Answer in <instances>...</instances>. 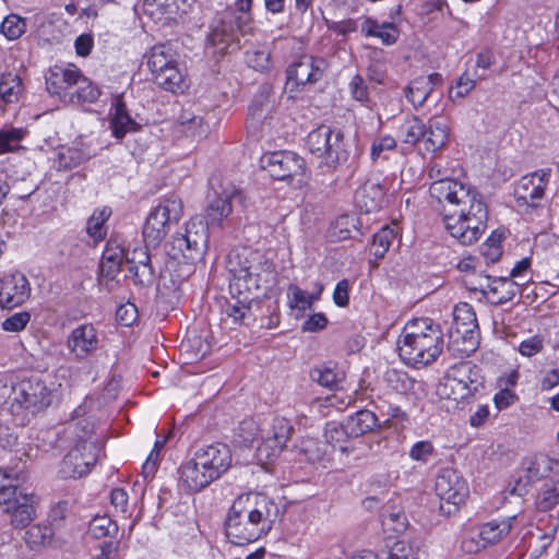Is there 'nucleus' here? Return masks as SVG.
Listing matches in <instances>:
<instances>
[{
	"instance_id": "1",
	"label": "nucleus",
	"mask_w": 559,
	"mask_h": 559,
	"mask_svg": "<svg viewBox=\"0 0 559 559\" xmlns=\"http://www.w3.org/2000/svg\"><path fill=\"white\" fill-rule=\"evenodd\" d=\"M431 198L442 207L445 229L463 246L476 242L486 229L488 212L479 192L449 177L448 169L433 163L428 169Z\"/></svg>"
},
{
	"instance_id": "2",
	"label": "nucleus",
	"mask_w": 559,
	"mask_h": 559,
	"mask_svg": "<svg viewBox=\"0 0 559 559\" xmlns=\"http://www.w3.org/2000/svg\"><path fill=\"white\" fill-rule=\"evenodd\" d=\"M277 511L276 504L264 493L240 495L225 520L227 538L235 545L255 542L271 531Z\"/></svg>"
},
{
	"instance_id": "3",
	"label": "nucleus",
	"mask_w": 559,
	"mask_h": 559,
	"mask_svg": "<svg viewBox=\"0 0 559 559\" xmlns=\"http://www.w3.org/2000/svg\"><path fill=\"white\" fill-rule=\"evenodd\" d=\"M227 266L233 275L229 285L233 295L250 293L261 297L276 284L274 263L258 250L248 247L231 250Z\"/></svg>"
},
{
	"instance_id": "4",
	"label": "nucleus",
	"mask_w": 559,
	"mask_h": 559,
	"mask_svg": "<svg viewBox=\"0 0 559 559\" xmlns=\"http://www.w3.org/2000/svg\"><path fill=\"white\" fill-rule=\"evenodd\" d=\"M443 332L429 318L408 321L397 341L401 359L413 367L427 366L437 360L443 350Z\"/></svg>"
},
{
	"instance_id": "5",
	"label": "nucleus",
	"mask_w": 559,
	"mask_h": 559,
	"mask_svg": "<svg viewBox=\"0 0 559 559\" xmlns=\"http://www.w3.org/2000/svg\"><path fill=\"white\" fill-rule=\"evenodd\" d=\"M207 247V227L201 218L190 219L183 231L171 235L166 243V252L173 261L183 264L174 284L176 287L193 274L194 265L203 260Z\"/></svg>"
},
{
	"instance_id": "6",
	"label": "nucleus",
	"mask_w": 559,
	"mask_h": 559,
	"mask_svg": "<svg viewBox=\"0 0 559 559\" xmlns=\"http://www.w3.org/2000/svg\"><path fill=\"white\" fill-rule=\"evenodd\" d=\"M485 388V379L480 368L464 361L452 366L437 388L441 399L451 400L457 404L469 403Z\"/></svg>"
},
{
	"instance_id": "7",
	"label": "nucleus",
	"mask_w": 559,
	"mask_h": 559,
	"mask_svg": "<svg viewBox=\"0 0 559 559\" xmlns=\"http://www.w3.org/2000/svg\"><path fill=\"white\" fill-rule=\"evenodd\" d=\"M51 393L44 380L31 377L11 385L3 406L13 416L24 412L34 415L51 404Z\"/></svg>"
},
{
	"instance_id": "8",
	"label": "nucleus",
	"mask_w": 559,
	"mask_h": 559,
	"mask_svg": "<svg viewBox=\"0 0 559 559\" xmlns=\"http://www.w3.org/2000/svg\"><path fill=\"white\" fill-rule=\"evenodd\" d=\"M309 152L320 159L319 166L335 170L348 159V151L341 130L322 124L312 130L306 140Z\"/></svg>"
},
{
	"instance_id": "9",
	"label": "nucleus",
	"mask_w": 559,
	"mask_h": 559,
	"mask_svg": "<svg viewBox=\"0 0 559 559\" xmlns=\"http://www.w3.org/2000/svg\"><path fill=\"white\" fill-rule=\"evenodd\" d=\"M155 83L171 93H182L187 88L185 75L177 67L176 52L167 45H155L147 61Z\"/></svg>"
},
{
	"instance_id": "10",
	"label": "nucleus",
	"mask_w": 559,
	"mask_h": 559,
	"mask_svg": "<svg viewBox=\"0 0 559 559\" xmlns=\"http://www.w3.org/2000/svg\"><path fill=\"white\" fill-rule=\"evenodd\" d=\"M181 213L182 203L177 197L171 195L160 201L150 213L143 226V238L146 247L156 248L165 238L169 225L180 219Z\"/></svg>"
},
{
	"instance_id": "11",
	"label": "nucleus",
	"mask_w": 559,
	"mask_h": 559,
	"mask_svg": "<svg viewBox=\"0 0 559 559\" xmlns=\"http://www.w3.org/2000/svg\"><path fill=\"white\" fill-rule=\"evenodd\" d=\"M274 109L273 88L269 84H263L249 106L247 130L252 136L259 139L273 135L277 123L273 116Z\"/></svg>"
},
{
	"instance_id": "12",
	"label": "nucleus",
	"mask_w": 559,
	"mask_h": 559,
	"mask_svg": "<svg viewBox=\"0 0 559 559\" xmlns=\"http://www.w3.org/2000/svg\"><path fill=\"white\" fill-rule=\"evenodd\" d=\"M100 450L98 441L75 443L62 460L61 476L63 478H80L87 475L97 462Z\"/></svg>"
},
{
	"instance_id": "13",
	"label": "nucleus",
	"mask_w": 559,
	"mask_h": 559,
	"mask_svg": "<svg viewBox=\"0 0 559 559\" xmlns=\"http://www.w3.org/2000/svg\"><path fill=\"white\" fill-rule=\"evenodd\" d=\"M435 490L441 499V509L448 513L456 510L468 496L466 480L452 468H442L436 478Z\"/></svg>"
},
{
	"instance_id": "14",
	"label": "nucleus",
	"mask_w": 559,
	"mask_h": 559,
	"mask_svg": "<svg viewBox=\"0 0 559 559\" xmlns=\"http://www.w3.org/2000/svg\"><path fill=\"white\" fill-rule=\"evenodd\" d=\"M261 166L276 180H286L304 174L305 160L293 152H272L261 157Z\"/></svg>"
},
{
	"instance_id": "15",
	"label": "nucleus",
	"mask_w": 559,
	"mask_h": 559,
	"mask_svg": "<svg viewBox=\"0 0 559 559\" xmlns=\"http://www.w3.org/2000/svg\"><path fill=\"white\" fill-rule=\"evenodd\" d=\"M550 174V169H538L523 176L514 189L518 201L528 206H539L549 183Z\"/></svg>"
},
{
	"instance_id": "16",
	"label": "nucleus",
	"mask_w": 559,
	"mask_h": 559,
	"mask_svg": "<svg viewBox=\"0 0 559 559\" xmlns=\"http://www.w3.org/2000/svg\"><path fill=\"white\" fill-rule=\"evenodd\" d=\"M31 296V285L26 276L20 272L0 280V307L13 309L23 305Z\"/></svg>"
},
{
	"instance_id": "17",
	"label": "nucleus",
	"mask_w": 559,
	"mask_h": 559,
	"mask_svg": "<svg viewBox=\"0 0 559 559\" xmlns=\"http://www.w3.org/2000/svg\"><path fill=\"white\" fill-rule=\"evenodd\" d=\"M326 68L328 62L324 58L304 55L288 67L287 80L296 85L316 83L321 80Z\"/></svg>"
},
{
	"instance_id": "18",
	"label": "nucleus",
	"mask_w": 559,
	"mask_h": 559,
	"mask_svg": "<svg viewBox=\"0 0 559 559\" xmlns=\"http://www.w3.org/2000/svg\"><path fill=\"white\" fill-rule=\"evenodd\" d=\"M194 457L199 461V464L209 469L216 479L219 478L231 464L230 450L224 443H213L201 448L194 453Z\"/></svg>"
},
{
	"instance_id": "19",
	"label": "nucleus",
	"mask_w": 559,
	"mask_h": 559,
	"mask_svg": "<svg viewBox=\"0 0 559 559\" xmlns=\"http://www.w3.org/2000/svg\"><path fill=\"white\" fill-rule=\"evenodd\" d=\"M67 347L78 359H84L99 347L98 333L93 324L84 323L71 331Z\"/></svg>"
},
{
	"instance_id": "20",
	"label": "nucleus",
	"mask_w": 559,
	"mask_h": 559,
	"mask_svg": "<svg viewBox=\"0 0 559 559\" xmlns=\"http://www.w3.org/2000/svg\"><path fill=\"white\" fill-rule=\"evenodd\" d=\"M453 319L455 333L461 335L464 342L468 343V347L464 348V352H474L478 343V324L473 308L468 304L455 306Z\"/></svg>"
},
{
	"instance_id": "21",
	"label": "nucleus",
	"mask_w": 559,
	"mask_h": 559,
	"mask_svg": "<svg viewBox=\"0 0 559 559\" xmlns=\"http://www.w3.org/2000/svg\"><path fill=\"white\" fill-rule=\"evenodd\" d=\"M87 408L80 405L72 413L71 419L67 423L66 433L68 439L74 443H87L88 441H98L103 443L102 438L96 436L94 423L86 417Z\"/></svg>"
},
{
	"instance_id": "22",
	"label": "nucleus",
	"mask_w": 559,
	"mask_h": 559,
	"mask_svg": "<svg viewBox=\"0 0 559 559\" xmlns=\"http://www.w3.org/2000/svg\"><path fill=\"white\" fill-rule=\"evenodd\" d=\"M216 197L210 201L204 223L206 227L221 226L223 221L231 213V201L239 197V191L235 186L228 183L226 188L218 192L215 190Z\"/></svg>"
},
{
	"instance_id": "23",
	"label": "nucleus",
	"mask_w": 559,
	"mask_h": 559,
	"mask_svg": "<svg viewBox=\"0 0 559 559\" xmlns=\"http://www.w3.org/2000/svg\"><path fill=\"white\" fill-rule=\"evenodd\" d=\"M100 96L97 85L85 78L75 66H70V94L68 103H95Z\"/></svg>"
},
{
	"instance_id": "24",
	"label": "nucleus",
	"mask_w": 559,
	"mask_h": 559,
	"mask_svg": "<svg viewBox=\"0 0 559 559\" xmlns=\"http://www.w3.org/2000/svg\"><path fill=\"white\" fill-rule=\"evenodd\" d=\"M186 0H143V14L155 24H165L178 12L186 13Z\"/></svg>"
},
{
	"instance_id": "25",
	"label": "nucleus",
	"mask_w": 559,
	"mask_h": 559,
	"mask_svg": "<svg viewBox=\"0 0 559 559\" xmlns=\"http://www.w3.org/2000/svg\"><path fill=\"white\" fill-rule=\"evenodd\" d=\"M442 80L443 78L440 73L418 76L404 88V95L414 108L417 109L426 103L435 86L441 84Z\"/></svg>"
},
{
	"instance_id": "26",
	"label": "nucleus",
	"mask_w": 559,
	"mask_h": 559,
	"mask_svg": "<svg viewBox=\"0 0 559 559\" xmlns=\"http://www.w3.org/2000/svg\"><path fill=\"white\" fill-rule=\"evenodd\" d=\"M384 189L376 180H367L355 193V202L358 209L366 213L379 211L384 203Z\"/></svg>"
},
{
	"instance_id": "27",
	"label": "nucleus",
	"mask_w": 559,
	"mask_h": 559,
	"mask_svg": "<svg viewBox=\"0 0 559 559\" xmlns=\"http://www.w3.org/2000/svg\"><path fill=\"white\" fill-rule=\"evenodd\" d=\"M180 479L186 488L192 492H198L207 487L216 478L199 464L193 456L180 468Z\"/></svg>"
},
{
	"instance_id": "28",
	"label": "nucleus",
	"mask_w": 559,
	"mask_h": 559,
	"mask_svg": "<svg viewBox=\"0 0 559 559\" xmlns=\"http://www.w3.org/2000/svg\"><path fill=\"white\" fill-rule=\"evenodd\" d=\"M37 498L33 493L20 491V500L10 509H3L11 515V524L16 528H23L31 524L35 518V504Z\"/></svg>"
},
{
	"instance_id": "29",
	"label": "nucleus",
	"mask_w": 559,
	"mask_h": 559,
	"mask_svg": "<svg viewBox=\"0 0 559 559\" xmlns=\"http://www.w3.org/2000/svg\"><path fill=\"white\" fill-rule=\"evenodd\" d=\"M486 287H488V300L493 305H503L511 301L519 293L520 285L508 277L492 278L486 276Z\"/></svg>"
},
{
	"instance_id": "30",
	"label": "nucleus",
	"mask_w": 559,
	"mask_h": 559,
	"mask_svg": "<svg viewBox=\"0 0 559 559\" xmlns=\"http://www.w3.org/2000/svg\"><path fill=\"white\" fill-rule=\"evenodd\" d=\"M46 88L49 94L59 96L63 102L70 94V67L55 66L46 74Z\"/></svg>"
},
{
	"instance_id": "31",
	"label": "nucleus",
	"mask_w": 559,
	"mask_h": 559,
	"mask_svg": "<svg viewBox=\"0 0 559 559\" xmlns=\"http://www.w3.org/2000/svg\"><path fill=\"white\" fill-rule=\"evenodd\" d=\"M378 25L374 21L368 17L360 20H344L340 22H333L329 25V29L337 33L338 35H347L349 33L361 32L365 35H389L378 29Z\"/></svg>"
},
{
	"instance_id": "32",
	"label": "nucleus",
	"mask_w": 559,
	"mask_h": 559,
	"mask_svg": "<svg viewBox=\"0 0 559 559\" xmlns=\"http://www.w3.org/2000/svg\"><path fill=\"white\" fill-rule=\"evenodd\" d=\"M344 423L349 436L357 438L377 427L378 418L373 412L369 409H360L348 416Z\"/></svg>"
},
{
	"instance_id": "33",
	"label": "nucleus",
	"mask_w": 559,
	"mask_h": 559,
	"mask_svg": "<svg viewBox=\"0 0 559 559\" xmlns=\"http://www.w3.org/2000/svg\"><path fill=\"white\" fill-rule=\"evenodd\" d=\"M124 259L123 250L118 246L108 243L103 252L100 261V276L110 281L119 274Z\"/></svg>"
},
{
	"instance_id": "34",
	"label": "nucleus",
	"mask_w": 559,
	"mask_h": 559,
	"mask_svg": "<svg viewBox=\"0 0 559 559\" xmlns=\"http://www.w3.org/2000/svg\"><path fill=\"white\" fill-rule=\"evenodd\" d=\"M449 136V126L444 119L432 118L429 120L427 133L424 136L426 150L436 152L442 148Z\"/></svg>"
},
{
	"instance_id": "35",
	"label": "nucleus",
	"mask_w": 559,
	"mask_h": 559,
	"mask_svg": "<svg viewBox=\"0 0 559 559\" xmlns=\"http://www.w3.org/2000/svg\"><path fill=\"white\" fill-rule=\"evenodd\" d=\"M110 124L112 134L117 139H122L126 133L135 131L139 127L138 123L129 116L126 104L120 97L116 98L115 114L111 118Z\"/></svg>"
},
{
	"instance_id": "36",
	"label": "nucleus",
	"mask_w": 559,
	"mask_h": 559,
	"mask_svg": "<svg viewBox=\"0 0 559 559\" xmlns=\"http://www.w3.org/2000/svg\"><path fill=\"white\" fill-rule=\"evenodd\" d=\"M426 133L427 127L423 120L416 116H412L406 118L399 127L397 138L405 144L415 145L424 139Z\"/></svg>"
},
{
	"instance_id": "37",
	"label": "nucleus",
	"mask_w": 559,
	"mask_h": 559,
	"mask_svg": "<svg viewBox=\"0 0 559 559\" xmlns=\"http://www.w3.org/2000/svg\"><path fill=\"white\" fill-rule=\"evenodd\" d=\"M324 438L333 448H337L342 453H352L354 447L347 444L348 439L353 438L346 429L345 423H329L324 429Z\"/></svg>"
},
{
	"instance_id": "38",
	"label": "nucleus",
	"mask_w": 559,
	"mask_h": 559,
	"mask_svg": "<svg viewBox=\"0 0 559 559\" xmlns=\"http://www.w3.org/2000/svg\"><path fill=\"white\" fill-rule=\"evenodd\" d=\"M310 377L313 381L328 389H337L345 376L336 366L322 365L311 370Z\"/></svg>"
},
{
	"instance_id": "39",
	"label": "nucleus",
	"mask_w": 559,
	"mask_h": 559,
	"mask_svg": "<svg viewBox=\"0 0 559 559\" xmlns=\"http://www.w3.org/2000/svg\"><path fill=\"white\" fill-rule=\"evenodd\" d=\"M515 520V516H510L501 522L491 521L488 523H485L479 528H476L480 536H483V539L488 545L493 544L500 538L508 534L510 530L512 528L513 521Z\"/></svg>"
},
{
	"instance_id": "40",
	"label": "nucleus",
	"mask_w": 559,
	"mask_h": 559,
	"mask_svg": "<svg viewBox=\"0 0 559 559\" xmlns=\"http://www.w3.org/2000/svg\"><path fill=\"white\" fill-rule=\"evenodd\" d=\"M359 221L355 215H341L331 225L330 237L341 241L353 237V231L358 233Z\"/></svg>"
},
{
	"instance_id": "41",
	"label": "nucleus",
	"mask_w": 559,
	"mask_h": 559,
	"mask_svg": "<svg viewBox=\"0 0 559 559\" xmlns=\"http://www.w3.org/2000/svg\"><path fill=\"white\" fill-rule=\"evenodd\" d=\"M389 386L400 394L415 393L420 383L402 370L392 369L386 372Z\"/></svg>"
},
{
	"instance_id": "42",
	"label": "nucleus",
	"mask_w": 559,
	"mask_h": 559,
	"mask_svg": "<svg viewBox=\"0 0 559 559\" xmlns=\"http://www.w3.org/2000/svg\"><path fill=\"white\" fill-rule=\"evenodd\" d=\"M258 296L250 295V293H243L237 295L235 304H228L225 312L229 318H233L236 323H245L246 319L251 313V302L258 299Z\"/></svg>"
},
{
	"instance_id": "43",
	"label": "nucleus",
	"mask_w": 559,
	"mask_h": 559,
	"mask_svg": "<svg viewBox=\"0 0 559 559\" xmlns=\"http://www.w3.org/2000/svg\"><path fill=\"white\" fill-rule=\"evenodd\" d=\"M180 124L182 127L181 132L187 136L202 139L210 132V127L204 121L203 117L187 111L181 114Z\"/></svg>"
},
{
	"instance_id": "44",
	"label": "nucleus",
	"mask_w": 559,
	"mask_h": 559,
	"mask_svg": "<svg viewBox=\"0 0 559 559\" xmlns=\"http://www.w3.org/2000/svg\"><path fill=\"white\" fill-rule=\"evenodd\" d=\"M397 233L395 228L383 226L378 233L373 235L371 243V252L376 258H383L389 250L392 241L395 239Z\"/></svg>"
},
{
	"instance_id": "45",
	"label": "nucleus",
	"mask_w": 559,
	"mask_h": 559,
	"mask_svg": "<svg viewBox=\"0 0 559 559\" xmlns=\"http://www.w3.org/2000/svg\"><path fill=\"white\" fill-rule=\"evenodd\" d=\"M22 91V81L17 74H2L0 80V97L4 103H13L17 100V96Z\"/></svg>"
},
{
	"instance_id": "46",
	"label": "nucleus",
	"mask_w": 559,
	"mask_h": 559,
	"mask_svg": "<svg viewBox=\"0 0 559 559\" xmlns=\"http://www.w3.org/2000/svg\"><path fill=\"white\" fill-rule=\"evenodd\" d=\"M293 430L294 428L289 420L284 417H275L272 421L271 428L267 430L265 436L285 448L293 433Z\"/></svg>"
},
{
	"instance_id": "47",
	"label": "nucleus",
	"mask_w": 559,
	"mask_h": 559,
	"mask_svg": "<svg viewBox=\"0 0 559 559\" xmlns=\"http://www.w3.org/2000/svg\"><path fill=\"white\" fill-rule=\"evenodd\" d=\"M88 532L95 538L112 536L118 532V525L107 515L95 516L88 525Z\"/></svg>"
},
{
	"instance_id": "48",
	"label": "nucleus",
	"mask_w": 559,
	"mask_h": 559,
	"mask_svg": "<svg viewBox=\"0 0 559 559\" xmlns=\"http://www.w3.org/2000/svg\"><path fill=\"white\" fill-rule=\"evenodd\" d=\"M559 502V481H547L538 495L537 504L542 511L552 509Z\"/></svg>"
},
{
	"instance_id": "49",
	"label": "nucleus",
	"mask_w": 559,
	"mask_h": 559,
	"mask_svg": "<svg viewBox=\"0 0 559 559\" xmlns=\"http://www.w3.org/2000/svg\"><path fill=\"white\" fill-rule=\"evenodd\" d=\"M52 537V531L46 525H33L25 533V542L31 548L48 545Z\"/></svg>"
},
{
	"instance_id": "50",
	"label": "nucleus",
	"mask_w": 559,
	"mask_h": 559,
	"mask_svg": "<svg viewBox=\"0 0 559 559\" xmlns=\"http://www.w3.org/2000/svg\"><path fill=\"white\" fill-rule=\"evenodd\" d=\"M287 296L289 298V306L292 309H297L304 312L312 306L313 296L308 292L302 290L297 285H290L288 287Z\"/></svg>"
},
{
	"instance_id": "51",
	"label": "nucleus",
	"mask_w": 559,
	"mask_h": 559,
	"mask_svg": "<svg viewBox=\"0 0 559 559\" xmlns=\"http://www.w3.org/2000/svg\"><path fill=\"white\" fill-rule=\"evenodd\" d=\"M129 273L132 275L136 285L150 286L155 281V271L151 263L128 265Z\"/></svg>"
},
{
	"instance_id": "52",
	"label": "nucleus",
	"mask_w": 559,
	"mask_h": 559,
	"mask_svg": "<svg viewBox=\"0 0 559 559\" xmlns=\"http://www.w3.org/2000/svg\"><path fill=\"white\" fill-rule=\"evenodd\" d=\"M91 157V153L84 152L78 147H69L59 154V166L71 169Z\"/></svg>"
},
{
	"instance_id": "53",
	"label": "nucleus",
	"mask_w": 559,
	"mask_h": 559,
	"mask_svg": "<svg viewBox=\"0 0 559 559\" xmlns=\"http://www.w3.org/2000/svg\"><path fill=\"white\" fill-rule=\"evenodd\" d=\"M284 447L270 439L267 436L262 437L261 443L257 447V456L259 461L269 463L274 461L283 451Z\"/></svg>"
},
{
	"instance_id": "54",
	"label": "nucleus",
	"mask_w": 559,
	"mask_h": 559,
	"mask_svg": "<svg viewBox=\"0 0 559 559\" xmlns=\"http://www.w3.org/2000/svg\"><path fill=\"white\" fill-rule=\"evenodd\" d=\"M109 215L110 212L107 209H103L98 212H94V214L87 221L86 231L95 240H100L104 238V224L108 219Z\"/></svg>"
},
{
	"instance_id": "55",
	"label": "nucleus",
	"mask_w": 559,
	"mask_h": 559,
	"mask_svg": "<svg viewBox=\"0 0 559 559\" xmlns=\"http://www.w3.org/2000/svg\"><path fill=\"white\" fill-rule=\"evenodd\" d=\"M23 138L22 129L0 130V155L19 148Z\"/></svg>"
},
{
	"instance_id": "56",
	"label": "nucleus",
	"mask_w": 559,
	"mask_h": 559,
	"mask_svg": "<svg viewBox=\"0 0 559 559\" xmlns=\"http://www.w3.org/2000/svg\"><path fill=\"white\" fill-rule=\"evenodd\" d=\"M271 53L263 47L246 52V61L248 66L257 71H266L271 67L270 61Z\"/></svg>"
},
{
	"instance_id": "57",
	"label": "nucleus",
	"mask_w": 559,
	"mask_h": 559,
	"mask_svg": "<svg viewBox=\"0 0 559 559\" xmlns=\"http://www.w3.org/2000/svg\"><path fill=\"white\" fill-rule=\"evenodd\" d=\"M381 559H419L417 551L414 547L404 542L399 540L385 552H383Z\"/></svg>"
},
{
	"instance_id": "58",
	"label": "nucleus",
	"mask_w": 559,
	"mask_h": 559,
	"mask_svg": "<svg viewBox=\"0 0 559 559\" xmlns=\"http://www.w3.org/2000/svg\"><path fill=\"white\" fill-rule=\"evenodd\" d=\"M27 20L17 14L8 15L1 23L2 35H24L27 32Z\"/></svg>"
},
{
	"instance_id": "59",
	"label": "nucleus",
	"mask_w": 559,
	"mask_h": 559,
	"mask_svg": "<svg viewBox=\"0 0 559 559\" xmlns=\"http://www.w3.org/2000/svg\"><path fill=\"white\" fill-rule=\"evenodd\" d=\"M487 544L483 539V536L476 528L466 532L465 537L462 540L461 548L466 554H477L481 549L486 548Z\"/></svg>"
},
{
	"instance_id": "60",
	"label": "nucleus",
	"mask_w": 559,
	"mask_h": 559,
	"mask_svg": "<svg viewBox=\"0 0 559 559\" xmlns=\"http://www.w3.org/2000/svg\"><path fill=\"white\" fill-rule=\"evenodd\" d=\"M475 80L472 79L466 72L457 78L455 85L450 88L451 98H464L475 87Z\"/></svg>"
},
{
	"instance_id": "61",
	"label": "nucleus",
	"mask_w": 559,
	"mask_h": 559,
	"mask_svg": "<svg viewBox=\"0 0 559 559\" xmlns=\"http://www.w3.org/2000/svg\"><path fill=\"white\" fill-rule=\"evenodd\" d=\"M29 320L31 314L28 312H16L2 322V329L8 332H20L25 329Z\"/></svg>"
},
{
	"instance_id": "62",
	"label": "nucleus",
	"mask_w": 559,
	"mask_h": 559,
	"mask_svg": "<svg viewBox=\"0 0 559 559\" xmlns=\"http://www.w3.org/2000/svg\"><path fill=\"white\" fill-rule=\"evenodd\" d=\"M396 146V140L390 135L373 140L371 144L370 157L373 162L382 156L386 151H392Z\"/></svg>"
},
{
	"instance_id": "63",
	"label": "nucleus",
	"mask_w": 559,
	"mask_h": 559,
	"mask_svg": "<svg viewBox=\"0 0 559 559\" xmlns=\"http://www.w3.org/2000/svg\"><path fill=\"white\" fill-rule=\"evenodd\" d=\"M20 491H23L17 484L8 483L4 488H0V506L10 509L20 500Z\"/></svg>"
},
{
	"instance_id": "64",
	"label": "nucleus",
	"mask_w": 559,
	"mask_h": 559,
	"mask_svg": "<svg viewBox=\"0 0 559 559\" xmlns=\"http://www.w3.org/2000/svg\"><path fill=\"white\" fill-rule=\"evenodd\" d=\"M544 348V341L540 336L535 335L530 338L522 341L519 345V352L521 355L532 357L540 353Z\"/></svg>"
}]
</instances>
